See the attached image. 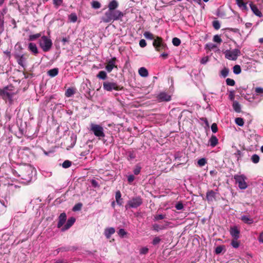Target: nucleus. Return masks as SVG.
Returning <instances> with one entry per match:
<instances>
[{"label":"nucleus","instance_id":"nucleus-1","mask_svg":"<svg viewBox=\"0 0 263 263\" xmlns=\"http://www.w3.org/2000/svg\"><path fill=\"white\" fill-rule=\"evenodd\" d=\"M118 7L119 3L116 0L111 1L107 5L108 10L101 17V22L109 23L115 21H122L124 13L117 9Z\"/></svg>","mask_w":263,"mask_h":263},{"label":"nucleus","instance_id":"nucleus-2","mask_svg":"<svg viewBox=\"0 0 263 263\" xmlns=\"http://www.w3.org/2000/svg\"><path fill=\"white\" fill-rule=\"evenodd\" d=\"M19 90L12 84L0 88V97L5 101L6 103L11 105L17 101L16 96L18 93Z\"/></svg>","mask_w":263,"mask_h":263},{"label":"nucleus","instance_id":"nucleus-3","mask_svg":"<svg viewBox=\"0 0 263 263\" xmlns=\"http://www.w3.org/2000/svg\"><path fill=\"white\" fill-rule=\"evenodd\" d=\"M153 45L155 50L158 52L165 51L168 49V47L163 39L158 36H156L155 39L153 41Z\"/></svg>","mask_w":263,"mask_h":263},{"label":"nucleus","instance_id":"nucleus-4","mask_svg":"<svg viewBox=\"0 0 263 263\" xmlns=\"http://www.w3.org/2000/svg\"><path fill=\"white\" fill-rule=\"evenodd\" d=\"M39 45L43 51L47 52L51 48L52 42L50 38L47 36L43 35L40 39Z\"/></svg>","mask_w":263,"mask_h":263},{"label":"nucleus","instance_id":"nucleus-5","mask_svg":"<svg viewBox=\"0 0 263 263\" xmlns=\"http://www.w3.org/2000/svg\"><path fill=\"white\" fill-rule=\"evenodd\" d=\"M143 203V200L140 196H137L132 198L128 201L127 203L125 205V208L126 210L129 208H137L140 206Z\"/></svg>","mask_w":263,"mask_h":263},{"label":"nucleus","instance_id":"nucleus-6","mask_svg":"<svg viewBox=\"0 0 263 263\" xmlns=\"http://www.w3.org/2000/svg\"><path fill=\"white\" fill-rule=\"evenodd\" d=\"M6 171H7V173H6V176L7 178H11L10 176V173H12L14 176L21 177L22 179L27 180V178L25 174V172H27L26 170H20V174H18L15 170L12 169L11 167L8 166L6 168Z\"/></svg>","mask_w":263,"mask_h":263},{"label":"nucleus","instance_id":"nucleus-7","mask_svg":"<svg viewBox=\"0 0 263 263\" xmlns=\"http://www.w3.org/2000/svg\"><path fill=\"white\" fill-rule=\"evenodd\" d=\"M103 86L104 89L108 91H111L112 90L119 91L124 89L123 86L118 85L114 82H104Z\"/></svg>","mask_w":263,"mask_h":263},{"label":"nucleus","instance_id":"nucleus-8","mask_svg":"<svg viewBox=\"0 0 263 263\" xmlns=\"http://www.w3.org/2000/svg\"><path fill=\"white\" fill-rule=\"evenodd\" d=\"M90 130L93 132L96 137L99 138H103L105 137L103 128L100 125L91 123L90 124Z\"/></svg>","mask_w":263,"mask_h":263},{"label":"nucleus","instance_id":"nucleus-9","mask_svg":"<svg viewBox=\"0 0 263 263\" xmlns=\"http://www.w3.org/2000/svg\"><path fill=\"white\" fill-rule=\"evenodd\" d=\"M236 183L238 184V187L241 190H245L247 188L248 185L246 182V177L243 175H235L234 176Z\"/></svg>","mask_w":263,"mask_h":263},{"label":"nucleus","instance_id":"nucleus-10","mask_svg":"<svg viewBox=\"0 0 263 263\" xmlns=\"http://www.w3.org/2000/svg\"><path fill=\"white\" fill-rule=\"evenodd\" d=\"M240 51L238 49L232 50H228L225 52V57L230 60L235 61L238 57L240 55Z\"/></svg>","mask_w":263,"mask_h":263},{"label":"nucleus","instance_id":"nucleus-11","mask_svg":"<svg viewBox=\"0 0 263 263\" xmlns=\"http://www.w3.org/2000/svg\"><path fill=\"white\" fill-rule=\"evenodd\" d=\"M116 61L117 59L116 57H114L107 61L105 69L108 72H110L114 68H118L117 65H116Z\"/></svg>","mask_w":263,"mask_h":263},{"label":"nucleus","instance_id":"nucleus-12","mask_svg":"<svg viewBox=\"0 0 263 263\" xmlns=\"http://www.w3.org/2000/svg\"><path fill=\"white\" fill-rule=\"evenodd\" d=\"M230 233L233 239H238L240 236V231L237 226L231 227L230 229Z\"/></svg>","mask_w":263,"mask_h":263},{"label":"nucleus","instance_id":"nucleus-13","mask_svg":"<svg viewBox=\"0 0 263 263\" xmlns=\"http://www.w3.org/2000/svg\"><path fill=\"white\" fill-rule=\"evenodd\" d=\"M28 58L29 54L28 53H24L21 55H18L17 58L18 64L22 67H24V63Z\"/></svg>","mask_w":263,"mask_h":263},{"label":"nucleus","instance_id":"nucleus-14","mask_svg":"<svg viewBox=\"0 0 263 263\" xmlns=\"http://www.w3.org/2000/svg\"><path fill=\"white\" fill-rule=\"evenodd\" d=\"M216 193L213 190L208 191L206 194V199L208 202H212L216 199Z\"/></svg>","mask_w":263,"mask_h":263},{"label":"nucleus","instance_id":"nucleus-15","mask_svg":"<svg viewBox=\"0 0 263 263\" xmlns=\"http://www.w3.org/2000/svg\"><path fill=\"white\" fill-rule=\"evenodd\" d=\"M67 216L65 213H61L59 216V221L57 224L58 228H60L63 226L66 220Z\"/></svg>","mask_w":263,"mask_h":263},{"label":"nucleus","instance_id":"nucleus-16","mask_svg":"<svg viewBox=\"0 0 263 263\" xmlns=\"http://www.w3.org/2000/svg\"><path fill=\"white\" fill-rule=\"evenodd\" d=\"M249 5L251 10L254 14L259 17H261L262 16V13L255 4L252 2H251Z\"/></svg>","mask_w":263,"mask_h":263},{"label":"nucleus","instance_id":"nucleus-17","mask_svg":"<svg viewBox=\"0 0 263 263\" xmlns=\"http://www.w3.org/2000/svg\"><path fill=\"white\" fill-rule=\"evenodd\" d=\"M171 98V96L164 92H161L158 96V99L160 101H169Z\"/></svg>","mask_w":263,"mask_h":263},{"label":"nucleus","instance_id":"nucleus-18","mask_svg":"<svg viewBox=\"0 0 263 263\" xmlns=\"http://www.w3.org/2000/svg\"><path fill=\"white\" fill-rule=\"evenodd\" d=\"M28 49L34 55H36L39 53V50L35 44L30 43L28 44Z\"/></svg>","mask_w":263,"mask_h":263},{"label":"nucleus","instance_id":"nucleus-19","mask_svg":"<svg viewBox=\"0 0 263 263\" xmlns=\"http://www.w3.org/2000/svg\"><path fill=\"white\" fill-rule=\"evenodd\" d=\"M75 221L76 219L73 217H71L70 218H69L66 224L64 226L63 228H62V230L63 231L69 229L73 224Z\"/></svg>","mask_w":263,"mask_h":263},{"label":"nucleus","instance_id":"nucleus-20","mask_svg":"<svg viewBox=\"0 0 263 263\" xmlns=\"http://www.w3.org/2000/svg\"><path fill=\"white\" fill-rule=\"evenodd\" d=\"M115 233V229L112 227L108 228L104 230V235L106 238L109 239L111 235Z\"/></svg>","mask_w":263,"mask_h":263},{"label":"nucleus","instance_id":"nucleus-21","mask_svg":"<svg viewBox=\"0 0 263 263\" xmlns=\"http://www.w3.org/2000/svg\"><path fill=\"white\" fill-rule=\"evenodd\" d=\"M115 198L117 203L120 206L122 205L123 201V199L121 198V194L120 191L116 192Z\"/></svg>","mask_w":263,"mask_h":263},{"label":"nucleus","instance_id":"nucleus-22","mask_svg":"<svg viewBox=\"0 0 263 263\" xmlns=\"http://www.w3.org/2000/svg\"><path fill=\"white\" fill-rule=\"evenodd\" d=\"M240 219L244 223L248 224H251L253 223L254 222V220L252 218H251L249 216H246V215L242 216L240 218Z\"/></svg>","mask_w":263,"mask_h":263},{"label":"nucleus","instance_id":"nucleus-23","mask_svg":"<svg viewBox=\"0 0 263 263\" xmlns=\"http://www.w3.org/2000/svg\"><path fill=\"white\" fill-rule=\"evenodd\" d=\"M210 145L214 147L216 146L218 143V140L215 135H212L209 140Z\"/></svg>","mask_w":263,"mask_h":263},{"label":"nucleus","instance_id":"nucleus-24","mask_svg":"<svg viewBox=\"0 0 263 263\" xmlns=\"http://www.w3.org/2000/svg\"><path fill=\"white\" fill-rule=\"evenodd\" d=\"M232 106L235 112L238 113L241 112V106L237 101H233Z\"/></svg>","mask_w":263,"mask_h":263},{"label":"nucleus","instance_id":"nucleus-25","mask_svg":"<svg viewBox=\"0 0 263 263\" xmlns=\"http://www.w3.org/2000/svg\"><path fill=\"white\" fill-rule=\"evenodd\" d=\"M138 72L142 77H146L148 75V70L145 67H141L139 69Z\"/></svg>","mask_w":263,"mask_h":263},{"label":"nucleus","instance_id":"nucleus-26","mask_svg":"<svg viewBox=\"0 0 263 263\" xmlns=\"http://www.w3.org/2000/svg\"><path fill=\"white\" fill-rule=\"evenodd\" d=\"M76 92V89L73 87L68 88L65 91V95L66 97H70Z\"/></svg>","mask_w":263,"mask_h":263},{"label":"nucleus","instance_id":"nucleus-27","mask_svg":"<svg viewBox=\"0 0 263 263\" xmlns=\"http://www.w3.org/2000/svg\"><path fill=\"white\" fill-rule=\"evenodd\" d=\"M48 74L51 77H54L57 76L59 73V69L58 68H54L50 69L47 71Z\"/></svg>","mask_w":263,"mask_h":263},{"label":"nucleus","instance_id":"nucleus-28","mask_svg":"<svg viewBox=\"0 0 263 263\" xmlns=\"http://www.w3.org/2000/svg\"><path fill=\"white\" fill-rule=\"evenodd\" d=\"M168 224H166L165 226H160L158 224H154L153 225V230L158 232L159 230H163L166 228V226H167Z\"/></svg>","mask_w":263,"mask_h":263},{"label":"nucleus","instance_id":"nucleus-29","mask_svg":"<svg viewBox=\"0 0 263 263\" xmlns=\"http://www.w3.org/2000/svg\"><path fill=\"white\" fill-rule=\"evenodd\" d=\"M97 77L102 80H105L107 78V74L105 71H100L97 75Z\"/></svg>","mask_w":263,"mask_h":263},{"label":"nucleus","instance_id":"nucleus-30","mask_svg":"<svg viewBox=\"0 0 263 263\" xmlns=\"http://www.w3.org/2000/svg\"><path fill=\"white\" fill-rule=\"evenodd\" d=\"M144 36L146 39L148 40H154L155 39L156 36H154V35L151 32L149 31H146L143 34Z\"/></svg>","mask_w":263,"mask_h":263},{"label":"nucleus","instance_id":"nucleus-31","mask_svg":"<svg viewBox=\"0 0 263 263\" xmlns=\"http://www.w3.org/2000/svg\"><path fill=\"white\" fill-rule=\"evenodd\" d=\"M127 159L129 160H133L136 158V153L133 151L127 152Z\"/></svg>","mask_w":263,"mask_h":263},{"label":"nucleus","instance_id":"nucleus-32","mask_svg":"<svg viewBox=\"0 0 263 263\" xmlns=\"http://www.w3.org/2000/svg\"><path fill=\"white\" fill-rule=\"evenodd\" d=\"M91 5L92 8L95 9H98L101 6V3L97 1H93L91 3Z\"/></svg>","mask_w":263,"mask_h":263},{"label":"nucleus","instance_id":"nucleus-33","mask_svg":"<svg viewBox=\"0 0 263 263\" xmlns=\"http://www.w3.org/2000/svg\"><path fill=\"white\" fill-rule=\"evenodd\" d=\"M231 244L234 248H238L240 246V242L238 239H232Z\"/></svg>","mask_w":263,"mask_h":263},{"label":"nucleus","instance_id":"nucleus-34","mask_svg":"<svg viewBox=\"0 0 263 263\" xmlns=\"http://www.w3.org/2000/svg\"><path fill=\"white\" fill-rule=\"evenodd\" d=\"M69 20L71 22L75 23L77 22L78 17L76 13H71L68 16Z\"/></svg>","mask_w":263,"mask_h":263},{"label":"nucleus","instance_id":"nucleus-35","mask_svg":"<svg viewBox=\"0 0 263 263\" xmlns=\"http://www.w3.org/2000/svg\"><path fill=\"white\" fill-rule=\"evenodd\" d=\"M41 36V33H36L35 34H32V35H29L28 40L30 41H32L35 40L36 39H38Z\"/></svg>","mask_w":263,"mask_h":263},{"label":"nucleus","instance_id":"nucleus-36","mask_svg":"<svg viewBox=\"0 0 263 263\" xmlns=\"http://www.w3.org/2000/svg\"><path fill=\"white\" fill-rule=\"evenodd\" d=\"M83 206V204L82 203H78L76 204L72 208V211L73 212L78 211L81 210Z\"/></svg>","mask_w":263,"mask_h":263},{"label":"nucleus","instance_id":"nucleus-37","mask_svg":"<svg viewBox=\"0 0 263 263\" xmlns=\"http://www.w3.org/2000/svg\"><path fill=\"white\" fill-rule=\"evenodd\" d=\"M251 159V161L254 163H257L259 161L260 158L258 155L254 154L252 156Z\"/></svg>","mask_w":263,"mask_h":263},{"label":"nucleus","instance_id":"nucleus-38","mask_svg":"<svg viewBox=\"0 0 263 263\" xmlns=\"http://www.w3.org/2000/svg\"><path fill=\"white\" fill-rule=\"evenodd\" d=\"M241 71V67L238 65H236L233 67V72L236 74L240 73Z\"/></svg>","mask_w":263,"mask_h":263},{"label":"nucleus","instance_id":"nucleus-39","mask_svg":"<svg viewBox=\"0 0 263 263\" xmlns=\"http://www.w3.org/2000/svg\"><path fill=\"white\" fill-rule=\"evenodd\" d=\"M8 202H6V204L4 202L3 203L0 201V214L6 211V209L7 206Z\"/></svg>","mask_w":263,"mask_h":263},{"label":"nucleus","instance_id":"nucleus-40","mask_svg":"<svg viewBox=\"0 0 263 263\" xmlns=\"http://www.w3.org/2000/svg\"><path fill=\"white\" fill-rule=\"evenodd\" d=\"M235 121L236 124L240 126H242L244 124L243 119L241 118H236L235 120Z\"/></svg>","mask_w":263,"mask_h":263},{"label":"nucleus","instance_id":"nucleus-41","mask_svg":"<svg viewBox=\"0 0 263 263\" xmlns=\"http://www.w3.org/2000/svg\"><path fill=\"white\" fill-rule=\"evenodd\" d=\"M216 48H217V46L216 45L213 43H208L206 44L205 48L208 50L211 51Z\"/></svg>","mask_w":263,"mask_h":263},{"label":"nucleus","instance_id":"nucleus-42","mask_svg":"<svg viewBox=\"0 0 263 263\" xmlns=\"http://www.w3.org/2000/svg\"><path fill=\"white\" fill-rule=\"evenodd\" d=\"M172 43L174 46H178L181 44V41L178 37H174L172 40Z\"/></svg>","mask_w":263,"mask_h":263},{"label":"nucleus","instance_id":"nucleus-43","mask_svg":"<svg viewBox=\"0 0 263 263\" xmlns=\"http://www.w3.org/2000/svg\"><path fill=\"white\" fill-rule=\"evenodd\" d=\"M224 249V246H219L215 249V252L216 254H219L222 252L223 250Z\"/></svg>","mask_w":263,"mask_h":263},{"label":"nucleus","instance_id":"nucleus-44","mask_svg":"<svg viewBox=\"0 0 263 263\" xmlns=\"http://www.w3.org/2000/svg\"><path fill=\"white\" fill-rule=\"evenodd\" d=\"M229 72V70L227 68H224L221 71V74L222 77L224 78H226L228 76Z\"/></svg>","mask_w":263,"mask_h":263},{"label":"nucleus","instance_id":"nucleus-45","mask_svg":"<svg viewBox=\"0 0 263 263\" xmlns=\"http://www.w3.org/2000/svg\"><path fill=\"white\" fill-rule=\"evenodd\" d=\"M226 84L227 85L233 86L235 84V82L233 79L228 78L226 79Z\"/></svg>","mask_w":263,"mask_h":263},{"label":"nucleus","instance_id":"nucleus-46","mask_svg":"<svg viewBox=\"0 0 263 263\" xmlns=\"http://www.w3.org/2000/svg\"><path fill=\"white\" fill-rule=\"evenodd\" d=\"M71 165V162L69 160H65L62 164V166L64 168H67L69 167Z\"/></svg>","mask_w":263,"mask_h":263},{"label":"nucleus","instance_id":"nucleus-47","mask_svg":"<svg viewBox=\"0 0 263 263\" xmlns=\"http://www.w3.org/2000/svg\"><path fill=\"white\" fill-rule=\"evenodd\" d=\"M213 26L216 30H218L220 28V25L218 21H214L213 22Z\"/></svg>","mask_w":263,"mask_h":263},{"label":"nucleus","instance_id":"nucleus-48","mask_svg":"<svg viewBox=\"0 0 263 263\" xmlns=\"http://www.w3.org/2000/svg\"><path fill=\"white\" fill-rule=\"evenodd\" d=\"M118 234L120 237H123L125 235H126L127 233L124 229H120L118 232Z\"/></svg>","mask_w":263,"mask_h":263},{"label":"nucleus","instance_id":"nucleus-49","mask_svg":"<svg viewBox=\"0 0 263 263\" xmlns=\"http://www.w3.org/2000/svg\"><path fill=\"white\" fill-rule=\"evenodd\" d=\"M206 163V161L205 158H201L198 161V164L200 166H204Z\"/></svg>","mask_w":263,"mask_h":263},{"label":"nucleus","instance_id":"nucleus-50","mask_svg":"<svg viewBox=\"0 0 263 263\" xmlns=\"http://www.w3.org/2000/svg\"><path fill=\"white\" fill-rule=\"evenodd\" d=\"M213 41L218 43H221L222 42V40L219 35H215L213 37Z\"/></svg>","mask_w":263,"mask_h":263},{"label":"nucleus","instance_id":"nucleus-51","mask_svg":"<svg viewBox=\"0 0 263 263\" xmlns=\"http://www.w3.org/2000/svg\"><path fill=\"white\" fill-rule=\"evenodd\" d=\"M165 218V215H162V214H159L155 216L154 217V220H159L161 219H163Z\"/></svg>","mask_w":263,"mask_h":263},{"label":"nucleus","instance_id":"nucleus-52","mask_svg":"<svg viewBox=\"0 0 263 263\" xmlns=\"http://www.w3.org/2000/svg\"><path fill=\"white\" fill-rule=\"evenodd\" d=\"M141 167L138 165H137L134 170V173L135 175H137L140 174L141 172Z\"/></svg>","mask_w":263,"mask_h":263},{"label":"nucleus","instance_id":"nucleus-53","mask_svg":"<svg viewBox=\"0 0 263 263\" xmlns=\"http://www.w3.org/2000/svg\"><path fill=\"white\" fill-rule=\"evenodd\" d=\"M211 129L213 133H216L218 131L217 125L214 123L211 125Z\"/></svg>","mask_w":263,"mask_h":263},{"label":"nucleus","instance_id":"nucleus-54","mask_svg":"<svg viewBox=\"0 0 263 263\" xmlns=\"http://www.w3.org/2000/svg\"><path fill=\"white\" fill-rule=\"evenodd\" d=\"M161 241V239L159 237H155L152 242L153 245H158Z\"/></svg>","mask_w":263,"mask_h":263},{"label":"nucleus","instance_id":"nucleus-55","mask_svg":"<svg viewBox=\"0 0 263 263\" xmlns=\"http://www.w3.org/2000/svg\"><path fill=\"white\" fill-rule=\"evenodd\" d=\"M63 3V0H53V4L59 7L62 5Z\"/></svg>","mask_w":263,"mask_h":263},{"label":"nucleus","instance_id":"nucleus-56","mask_svg":"<svg viewBox=\"0 0 263 263\" xmlns=\"http://www.w3.org/2000/svg\"><path fill=\"white\" fill-rule=\"evenodd\" d=\"M175 208L177 210H180L183 208V205L182 202H179L176 204Z\"/></svg>","mask_w":263,"mask_h":263},{"label":"nucleus","instance_id":"nucleus-57","mask_svg":"<svg viewBox=\"0 0 263 263\" xmlns=\"http://www.w3.org/2000/svg\"><path fill=\"white\" fill-rule=\"evenodd\" d=\"M148 249L146 247L142 248L140 249V253L141 254H146L148 253Z\"/></svg>","mask_w":263,"mask_h":263},{"label":"nucleus","instance_id":"nucleus-58","mask_svg":"<svg viewBox=\"0 0 263 263\" xmlns=\"http://www.w3.org/2000/svg\"><path fill=\"white\" fill-rule=\"evenodd\" d=\"M255 92L257 95L263 93V88L261 87H256L255 88Z\"/></svg>","mask_w":263,"mask_h":263},{"label":"nucleus","instance_id":"nucleus-59","mask_svg":"<svg viewBox=\"0 0 263 263\" xmlns=\"http://www.w3.org/2000/svg\"><path fill=\"white\" fill-rule=\"evenodd\" d=\"M147 44L145 40L141 39L139 42V45L141 47L144 48L146 46Z\"/></svg>","mask_w":263,"mask_h":263},{"label":"nucleus","instance_id":"nucleus-60","mask_svg":"<svg viewBox=\"0 0 263 263\" xmlns=\"http://www.w3.org/2000/svg\"><path fill=\"white\" fill-rule=\"evenodd\" d=\"M135 176L133 175H130L127 177V180L129 183H131L135 180Z\"/></svg>","mask_w":263,"mask_h":263},{"label":"nucleus","instance_id":"nucleus-61","mask_svg":"<svg viewBox=\"0 0 263 263\" xmlns=\"http://www.w3.org/2000/svg\"><path fill=\"white\" fill-rule=\"evenodd\" d=\"M70 40V37L68 36L67 37H63L62 40V42H63V45H65L66 43H69Z\"/></svg>","mask_w":263,"mask_h":263},{"label":"nucleus","instance_id":"nucleus-62","mask_svg":"<svg viewBox=\"0 0 263 263\" xmlns=\"http://www.w3.org/2000/svg\"><path fill=\"white\" fill-rule=\"evenodd\" d=\"M91 183L92 185L95 187L99 186L98 182L96 180L92 179L91 181Z\"/></svg>","mask_w":263,"mask_h":263},{"label":"nucleus","instance_id":"nucleus-63","mask_svg":"<svg viewBox=\"0 0 263 263\" xmlns=\"http://www.w3.org/2000/svg\"><path fill=\"white\" fill-rule=\"evenodd\" d=\"M208 60H209V58L208 57H204L201 59L200 63L202 64H204L208 62Z\"/></svg>","mask_w":263,"mask_h":263},{"label":"nucleus","instance_id":"nucleus-64","mask_svg":"<svg viewBox=\"0 0 263 263\" xmlns=\"http://www.w3.org/2000/svg\"><path fill=\"white\" fill-rule=\"evenodd\" d=\"M258 240L260 242H261L263 243V232H261L260 233Z\"/></svg>","mask_w":263,"mask_h":263}]
</instances>
